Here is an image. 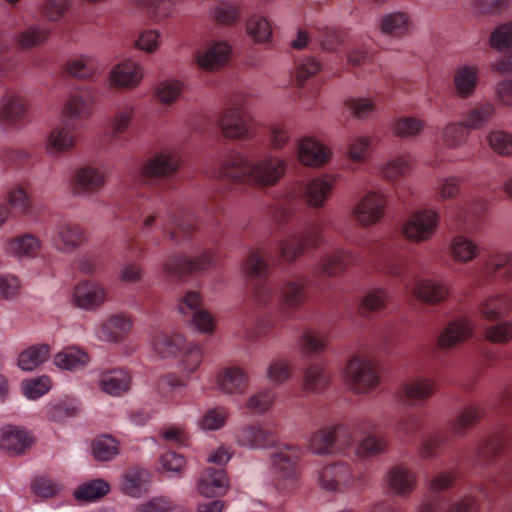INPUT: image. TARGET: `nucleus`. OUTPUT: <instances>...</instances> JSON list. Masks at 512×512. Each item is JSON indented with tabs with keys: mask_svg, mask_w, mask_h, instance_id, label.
Here are the masks:
<instances>
[{
	"mask_svg": "<svg viewBox=\"0 0 512 512\" xmlns=\"http://www.w3.org/2000/svg\"><path fill=\"white\" fill-rule=\"evenodd\" d=\"M323 226L318 222L308 223L301 231L291 233L285 240H266L252 250L245 268L249 276L250 298L254 305L263 308L277 298L281 314L291 318L306 301L304 282L287 281L278 290L269 278L268 260L295 261L306 250L316 249L322 242Z\"/></svg>",
	"mask_w": 512,
	"mask_h": 512,
	"instance_id": "f257e3e1",
	"label": "nucleus"
},
{
	"mask_svg": "<svg viewBox=\"0 0 512 512\" xmlns=\"http://www.w3.org/2000/svg\"><path fill=\"white\" fill-rule=\"evenodd\" d=\"M401 244V238L393 234L380 240L359 244L360 255L344 249L336 250L317 264L314 274L316 277L336 276L348 265H362L367 262L379 272L398 278L416 298L431 304L444 301L449 293L448 288L434 280H416L410 273L408 261L399 253Z\"/></svg>",
	"mask_w": 512,
	"mask_h": 512,
	"instance_id": "f03ea898",
	"label": "nucleus"
},
{
	"mask_svg": "<svg viewBox=\"0 0 512 512\" xmlns=\"http://www.w3.org/2000/svg\"><path fill=\"white\" fill-rule=\"evenodd\" d=\"M97 102V91L91 86H81L72 91L62 110V125L55 127L47 136L45 150L52 157H59L76 146L77 121L87 119Z\"/></svg>",
	"mask_w": 512,
	"mask_h": 512,
	"instance_id": "7ed1b4c3",
	"label": "nucleus"
},
{
	"mask_svg": "<svg viewBox=\"0 0 512 512\" xmlns=\"http://www.w3.org/2000/svg\"><path fill=\"white\" fill-rule=\"evenodd\" d=\"M387 439L370 433L356 444L354 431L344 425L322 428L310 438L311 450L319 455L343 453L359 457H373L386 451Z\"/></svg>",
	"mask_w": 512,
	"mask_h": 512,
	"instance_id": "20e7f679",
	"label": "nucleus"
},
{
	"mask_svg": "<svg viewBox=\"0 0 512 512\" xmlns=\"http://www.w3.org/2000/svg\"><path fill=\"white\" fill-rule=\"evenodd\" d=\"M286 162L272 155L252 162L240 152H232L221 163L219 177L234 184L272 186L284 175Z\"/></svg>",
	"mask_w": 512,
	"mask_h": 512,
	"instance_id": "39448f33",
	"label": "nucleus"
},
{
	"mask_svg": "<svg viewBox=\"0 0 512 512\" xmlns=\"http://www.w3.org/2000/svg\"><path fill=\"white\" fill-rule=\"evenodd\" d=\"M224 211L222 195L215 194L209 198L204 206L205 216L208 218L200 222L192 211L184 206L175 205L169 208L168 218L161 223L162 233L176 244L188 243L201 239V225L211 233L217 230L219 221L217 216Z\"/></svg>",
	"mask_w": 512,
	"mask_h": 512,
	"instance_id": "423d86ee",
	"label": "nucleus"
},
{
	"mask_svg": "<svg viewBox=\"0 0 512 512\" xmlns=\"http://www.w3.org/2000/svg\"><path fill=\"white\" fill-rule=\"evenodd\" d=\"M336 184V178L332 175H323L309 181L307 184H299L288 191L278 200L272 217L276 223L283 225L305 200L312 207H322Z\"/></svg>",
	"mask_w": 512,
	"mask_h": 512,
	"instance_id": "0eeeda50",
	"label": "nucleus"
},
{
	"mask_svg": "<svg viewBox=\"0 0 512 512\" xmlns=\"http://www.w3.org/2000/svg\"><path fill=\"white\" fill-rule=\"evenodd\" d=\"M455 481V475L451 472H444L435 475L430 483L431 495L423 501L419 512H477L478 502L472 496H465L459 501L450 503L444 491L449 489Z\"/></svg>",
	"mask_w": 512,
	"mask_h": 512,
	"instance_id": "6e6552de",
	"label": "nucleus"
},
{
	"mask_svg": "<svg viewBox=\"0 0 512 512\" xmlns=\"http://www.w3.org/2000/svg\"><path fill=\"white\" fill-rule=\"evenodd\" d=\"M301 449L286 445L271 456L273 484L278 491L291 492L299 486Z\"/></svg>",
	"mask_w": 512,
	"mask_h": 512,
	"instance_id": "1a4fd4ad",
	"label": "nucleus"
},
{
	"mask_svg": "<svg viewBox=\"0 0 512 512\" xmlns=\"http://www.w3.org/2000/svg\"><path fill=\"white\" fill-rule=\"evenodd\" d=\"M205 121L209 126L219 127L226 138L247 140L254 135L252 118L240 104L225 109L214 120Z\"/></svg>",
	"mask_w": 512,
	"mask_h": 512,
	"instance_id": "9d476101",
	"label": "nucleus"
},
{
	"mask_svg": "<svg viewBox=\"0 0 512 512\" xmlns=\"http://www.w3.org/2000/svg\"><path fill=\"white\" fill-rule=\"evenodd\" d=\"M180 167L177 155L161 152L148 159L141 168L142 181L151 185L163 184L167 188L172 187V178Z\"/></svg>",
	"mask_w": 512,
	"mask_h": 512,
	"instance_id": "9b49d317",
	"label": "nucleus"
},
{
	"mask_svg": "<svg viewBox=\"0 0 512 512\" xmlns=\"http://www.w3.org/2000/svg\"><path fill=\"white\" fill-rule=\"evenodd\" d=\"M345 378L351 389L357 393L369 392L379 384L376 364L361 355H355L350 359Z\"/></svg>",
	"mask_w": 512,
	"mask_h": 512,
	"instance_id": "f8f14e48",
	"label": "nucleus"
},
{
	"mask_svg": "<svg viewBox=\"0 0 512 512\" xmlns=\"http://www.w3.org/2000/svg\"><path fill=\"white\" fill-rule=\"evenodd\" d=\"M363 478L352 470L346 462H335L324 466L319 473V484L327 491L342 492L353 487H360Z\"/></svg>",
	"mask_w": 512,
	"mask_h": 512,
	"instance_id": "ddd939ff",
	"label": "nucleus"
},
{
	"mask_svg": "<svg viewBox=\"0 0 512 512\" xmlns=\"http://www.w3.org/2000/svg\"><path fill=\"white\" fill-rule=\"evenodd\" d=\"M214 263L213 253L210 250H204L194 258H190L184 253L174 254L163 263L162 268L169 279L177 280L186 275L204 271Z\"/></svg>",
	"mask_w": 512,
	"mask_h": 512,
	"instance_id": "4468645a",
	"label": "nucleus"
},
{
	"mask_svg": "<svg viewBox=\"0 0 512 512\" xmlns=\"http://www.w3.org/2000/svg\"><path fill=\"white\" fill-rule=\"evenodd\" d=\"M29 101L18 93H7L0 101V129H22L29 122Z\"/></svg>",
	"mask_w": 512,
	"mask_h": 512,
	"instance_id": "2eb2a0df",
	"label": "nucleus"
},
{
	"mask_svg": "<svg viewBox=\"0 0 512 512\" xmlns=\"http://www.w3.org/2000/svg\"><path fill=\"white\" fill-rule=\"evenodd\" d=\"M107 180L102 167L87 163L77 167L71 176L70 186L74 195L88 197L101 190Z\"/></svg>",
	"mask_w": 512,
	"mask_h": 512,
	"instance_id": "dca6fc26",
	"label": "nucleus"
},
{
	"mask_svg": "<svg viewBox=\"0 0 512 512\" xmlns=\"http://www.w3.org/2000/svg\"><path fill=\"white\" fill-rule=\"evenodd\" d=\"M439 214L432 209L414 211L403 225V235L413 242L429 240L438 227Z\"/></svg>",
	"mask_w": 512,
	"mask_h": 512,
	"instance_id": "f3484780",
	"label": "nucleus"
},
{
	"mask_svg": "<svg viewBox=\"0 0 512 512\" xmlns=\"http://www.w3.org/2000/svg\"><path fill=\"white\" fill-rule=\"evenodd\" d=\"M436 385L434 378L414 377L399 387L397 398L405 406H419L434 394Z\"/></svg>",
	"mask_w": 512,
	"mask_h": 512,
	"instance_id": "a211bd4d",
	"label": "nucleus"
},
{
	"mask_svg": "<svg viewBox=\"0 0 512 512\" xmlns=\"http://www.w3.org/2000/svg\"><path fill=\"white\" fill-rule=\"evenodd\" d=\"M50 239L54 248L65 253L74 251L87 240L84 229L71 221L57 223L51 230Z\"/></svg>",
	"mask_w": 512,
	"mask_h": 512,
	"instance_id": "6ab92c4d",
	"label": "nucleus"
},
{
	"mask_svg": "<svg viewBox=\"0 0 512 512\" xmlns=\"http://www.w3.org/2000/svg\"><path fill=\"white\" fill-rule=\"evenodd\" d=\"M493 48L502 52L498 60L492 63V69L498 73H512V22L499 25L490 36Z\"/></svg>",
	"mask_w": 512,
	"mask_h": 512,
	"instance_id": "aec40b11",
	"label": "nucleus"
},
{
	"mask_svg": "<svg viewBox=\"0 0 512 512\" xmlns=\"http://www.w3.org/2000/svg\"><path fill=\"white\" fill-rule=\"evenodd\" d=\"M179 312L189 316L195 327L203 333L214 330V319L211 314L202 308V298L196 291H188L178 304Z\"/></svg>",
	"mask_w": 512,
	"mask_h": 512,
	"instance_id": "412c9836",
	"label": "nucleus"
},
{
	"mask_svg": "<svg viewBox=\"0 0 512 512\" xmlns=\"http://www.w3.org/2000/svg\"><path fill=\"white\" fill-rule=\"evenodd\" d=\"M232 53L230 44L223 40L210 41L204 50L196 53L199 68L206 71H216L228 64Z\"/></svg>",
	"mask_w": 512,
	"mask_h": 512,
	"instance_id": "4be33fe9",
	"label": "nucleus"
},
{
	"mask_svg": "<svg viewBox=\"0 0 512 512\" xmlns=\"http://www.w3.org/2000/svg\"><path fill=\"white\" fill-rule=\"evenodd\" d=\"M484 280H492L498 276L503 282L512 281V250L495 251L487 256L479 270Z\"/></svg>",
	"mask_w": 512,
	"mask_h": 512,
	"instance_id": "5701e85b",
	"label": "nucleus"
},
{
	"mask_svg": "<svg viewBox=\"0 0 512 512\" xmlns=\"http://www.w3.org/2000/svg\"><path fill=\"white\" fill-rule=\"evenodd\" d=\"M488 210V203L482 198H476L460 206L453 212L455 225L467 233H475L483 223L484 214Z\"/></svg>",
	"mask_w": 512,
	"mask_h": 512,
	"instance_id": "b1692460",
	"label": "nucleus"
},
{
	"mask_svg": "<svg viewBox=\"0 0 512 512\" xmlns=\"http://www.w3.org/2000/svg\"><path fill=\"white\" fill-rule=\"evenodd\" d=\"M274 430L259 424H249L241 427L236 434V441L240 446L252 449H265L277 442Z\"/></svg>",
	"mask_w": 512,
	"mask_h": 512,
	"instance_id": "393cba45",
	"label": "nucleus"
},
{
	"mask_svg": "<svg viewBox=\"0 0 512 512\" xmlns=\"http://www.w3.org/2000/svg\"><path fill=\"white\" fill-rule=\"evenodd\" d=\"M386 200L383 195L369 192L354 207L353 214L356 221L369 226L377 223L384 215Z\"/></svg>",
	"mask_w": 512,
	"mask_h": 512,
	"instance_id": "a878e982",
	"label": "nucleus"
},
{
	"mask_svg": "<svg viewBox=\"0 0 512 512\" xmlns=\"http://www.w3.org/2000/svg\"><path fill=\"white\" fill-rule=\"evenodd\" d=\"M132 384L131 374L122 368L105 369L99 373L98 387L107 395L121 397Z\"/></svg>",
	"mask_w": 512,
	"mask_h": 512,
	"instance_id": "bb28decb",
	"label": "nucleus"
},
{
	"mask_svg": "<svg viewBox=\"0 0 512 512\" xmlns=\"http://www.w3.org/2000/svg\"><path fill=\"white\" fill-rule=\"evenodd\" d=\"M132 321L125 314H113L95 327L96 337L105 342H121L129 334Z\"/></svg>",
	"mask_w": 512,
	"mask_h": 512,
	"instance_id": "cd10ccee",
	"label": "nucleus"
},
{
	"mask_svg": "<svg viewBox=\"0 0 512 512\" xmlns=\"http://www.w3.org/2000/svg\"><path fill=\"white\" fill-rule=\"evenodd\" d=\"M330 157V149L312 137H304L298 143L299 161L306 166H322Z\"/></svg>",
	"mask_w": 512,
	"mask_h": 512,
	"instance_id": "c85d7f7f",
	"label": "nucleus"
},
{
	"mask_svg": "<svg viewBox=\"0 0 512 512\" xmlns=\"http://www.w3.org/2000/svg\"><path fill=\"white\" fill-rule=\"evenodd\" d=\"M142 77V67L131 59L116 65L109 74L111 85L117 88H134L141 82Z\"/></svg>",
	"mask_w": 512,
	"mask_h": 512,
	"instance_id": "c756f323",
	"label": "nucleus"
},
{
	"mask_svg": "<svg viewBox=\"0 0 512 512\" xmlns=\"http://www.w3.org/2000/svg\"><path fill=\"white\" fill-rule=\"evenodd\" d=\"M33 438L28 431L16 426H6L0 431V449L10 455H20L29 449Z\"/></svg>",
	"mask_w": 512,
	"mask_h": 512,
	"instance_id": "7c9ffc66",
	"label": "nucleus"
},
{
	"mask_svg": "<svg viewBox=\"0 0 512 512\" xmlns=\"http://www.w3.org/2000/svg\"><path fill=\"white\" fill-rule=\"evenodd\" d=\"M228 487V478L223 468H206L199 479L198 491L205 497L223 495Z\"/></svg>",
	"mask_w": 512,
	"mask_h": 512,
	"instance_id": "2f4dec72",
	"label": "nucleus"
},
{
	"mask_svg": "<svg viewBox=\"0 0 512 512\" xmlns=\"http://www.w3.org/2000/svg\"><path fill=\"white\" fill-rule=\"evenodd\" d=\"M220 389L227 394H242L248 387L249 377L238 366H230L222 369L217 376Z\"/></svg>",
	"mask_w": 512,
	"mask_h": 512,
	"instance_id": "473e14b6",
	"label": "nucleus"
},
{
	"mask_svg": "<svg viewBox=\"0 0 512 512\" xmlns=\"http://www.w3.org/2000/svg\"><path fill=\"white\" fill-rule=\"evenodd\" d=\"M73 295L80 308L94 309L105 301L106 292L99 284L85 281L75 286Z\"/></svg>",
	"mask_w": 512,
	"mask_h": 512,
	"instance_id": "72a5a7b5",
	"label": "nucleus"
},
{
	"mask_svg": "<svg viewBox=\"0 0 512 512\" xmlns=\"http://www.w3.org/2000/svg\"><path fill=\"white\" fill-rule=\"evenodd\" d=\"M416 480V474L402 464L393 466L387 474L390 489L399 496L410 494L416 486Z\"/></svg>",
	"mask_w": 512,
	"mask_h": 512,
	"instance_id": "f704fd0d",
	"label": "nucleus"
},
{
	"mask_svg": "<svg viewBox=\"0 0 512 512\" xmlns=\"http://www.w3.org/2000/svg\"><path fill=\"white\" fill-rule=\"evenodd\" d=\"M472 324L468 318L462 316L451 321L439 336V346L450 348L464 340L472 334Z\"/></svg>",
	"mask_w": 512,
	"mask_h": 512,
	"instance_id": "c9c22d12",
	"label": "nucleus"
},
{
	"mask_svg": "<svg viewBox=\"0 0 512 512\" xmlns=\"http://www.w3.org/2000/svg\"><path fill=\"white\" fill-rule=\"evenodd\" d=\"M89 362L88 353L77 346L65 347L54 357V363L57 367L73 372L83 369Z\"/></svg>",
	"mask_w": 512,
	"mask_h": 512,
	"instance_id": "e433bc0d",
	"label": "nucleus"
},
{
	"mask_svg": "<svg viewBox=\"0 0 512 512\" xmlns=\"http://www.w3.org/2000/svg\"><path fill=\"white\" fill-rule=\"evenodd\" d=\"M479 81V69L474 65L460 66L454 74V88L458 96L461 98L470 97Z\"/></svg>",
	"mask_w": 512,
	"mask_h": 512,
	"instance_id": "4c0bfd02",
	"label": "nucleus"
},
{
	"mask_svg": "<svg viewBox=\"0 0 512 512\" xmlns=\"http://www.w3.org/2000/svg\"><path fill=\"white\" fill-rule=\"evenodd\" d=\"M185 338L179 333H157L151 341L153 351L162 358H168L179 354L184 345Z\"/></svg>",
	"mask_w": 512,
	"mask_h": 512,
	"instance_id": "58836bf2",
	"label": "nucleus"
},
{
	"mask_svg": "<svg viewBox=\"0 0 512 512\" xmlns=\"http://www.w3.org/2000/svg\"><path fill=\"white\" fill-rule=\"evenodd\" d=\"M149 482L148 470L138 467L130 468L124 474L122 490L129 496L140 497L148 491Z\"/></svg>",
	"mask_w": 512,
	"mask_h": 512,
	"instance_id": "ea45409f",
	"label": "nucleus"
},
{
	"mask_svg": "<svg viewBox=\"0 0 512 512\" xmlns=\"http://www.w3.org/2000/svg\"><path fill=\"white\" fill-rule=\"evenodd\" d=\"M512 310V296L498 294L484 299L479 305L481 315L490 321L507 315Z\"/></svg>",
	"mask_w": 512,
	"mask_h": 512,
	"instance_id": "a19ab883",
	"label": "nucleus"
},
{
	"mask_svg": "<svg viewBox=\"0 0 512 512\" xmlns=\"http://www.w3.org/2000/svg\"><path fill=\"white\" fill-rule=\"evenodd\" d=\"M41 248V242L35 235L25 233L10 239L5 246L7 253L15 256L35 257Z\"/></svg>",
	"mask_w": 512,
	"mask_h": 512,
	"instance_id": "79ce46f5",
	"label": "nucleus"
},
{
	"mask_svg": "<svg viewBox=\"0 0 512 512\" xmlns=\"http://www.w3.org/2000/svg\"><path fill=\"white\" fill-rule=\"evenodd\" d=\"M496 114V107L489 101L479 102L469 109L463 120L468 129L476 130L489 123Z\"/></svg>",
	"mask_w": 512,
	"mask_h": 512,
	"instance_id": "37998d69",
	"label": "nucleus"
},
{
	"mask_svg": "<svg viewBox=\"0 0 512 512\" xmlns=\"http://www.w3.org/2000/svg\"><path fill=\"white\" fill-rule=\"evenodd\" d=\"M330 377L323 365L310 364L304 372L303 388L309 392L320 393L329 384Z\"/></svg>",
	"mask_w": 512,
	"mask_h": 512,
	"instance_id": "c03bdc74",
	"label": "nucleus"
},
{
	"mask_svg": "<svg viewBox=\"0 0 512 512\" xmlns=\"http://www.w3.org/2000/svg\"><path fill=\"white\" fill-rule=\"evenodd\" d=\"M483 415L482 408L470 405L463 409L455 420L449 423V430L455 436H463L466 430L474 426Z\"/></svg>",
	"mask_w": 512,
	"mask_h": 512,
	"instance_id": "a18cd8bd",
	"label": "nucleus"
},
{
	"mask_svg": "<svg viewBox=\"0 0 512 512\" xmlns=\"http://www.w3.org/2000/svg\"><path fill=\"white\" fill-rule=\"evenodd\" d=\"M424 127L425 123L422 119L408 115L395 117L392 123L395 135L405 139L418 137Z\"/></svg>",
	"mask_w": 512,
	"mask_h": 512,
	"instance_id": "49530a36",
	"label": "nucleus"
},
{
	"mask_svg": "<svg viewBox=\"0 0 512 512\" xmlns=\"http://www.w3.org/2000/svg\"><path fill=\"white\" fill-rule=\"evenodd\" d=\"M49 352L47 344L33 345L19 354L18 366L22 370L32 371L47 359Z\"/></svg>",
	"mask_w": 512,
	"mask_h": 512,
	"instance_id": "de8ad7c7",
	"label": "nucleus"
},
{
	"mask_svg": "<svg viewBox=\"0 0 512 512\" xmlns=\"http://www.w3.org/2000/svg\"><path fill=\"white\" fill-rule=\"evenodd\" d=\"M380 28L386 35L400 37L408 31L409 17L403 12L386 14L381 19Z\"/></svg>",
	"mask_w": 512,
	"mask_h": 512,
	"instance_id": "09e8293b",
	"label": "nucleus"
},
{
	"mask_svg": "<svg viewBox=\"0 0 512 512\" xmlns=\"http://www.w3.org/2000/svg\"><path fill=\"white\" fill-rule=\"evenodd\" d=\"M50 34V29L43 25H32L22 31L17 38L20 49L28 50L41 45Z\"/></svg>",
	"mask_w": 512,
	"mask_h": 512,
	"instance_id": "8fccbe9b",
	"label": "nucleus"
},
{
	"mask_svg": "<svg viewBox=\"0 0 512 512\" xmlns=\"http://www.w3.org/2000/svg\"><path fill=\"white\" fill-rule=\"evenodd\" d=\"M80 406V402L75 399L60 400L46 407V415L55 422H62L67 418L77 415Z\"/></svg>",
	"mask_w": 512,
	"mask_h": 512,
	"instance_id": "3c124183",
	"label": "nucleus"
},
{
	"mask_svg": "<svg viewBox=\"0 0 512 512\" xmlns=\"http://www.w3.org/2000/svg\"><path fill=\"white\" fill-rule=\"evenodd\" d=\"M64 69L72 77L88 79L93 76L95 63L92 57L80 55L68 59Z\"/></svg>",
	"mask_w": 512,
	"mask_h": 512,
	"instance_id": "603ef678",
	"label": "nucleus"
},
{
	"mask_svg": "<svg viewBox=\"0 0 512 512\" xmlns=\"http://www.w3.org/2000/svg\"><path fill=\"white\" fill-rule=\"evenodd\" d=\"M300 343L304 355H316L326 348L327 335L321 330L308 329L302 334Z\"/></svg>",
	"mask_w": 512,
	"mask_h": 512,
	"instance_id": "864d4df0",
	"label": "nucleus"
},
{
	"mask_svg": "<svg viewBox=\"0 0 512 512\" xmlns=\"http://www.w3.org/2000/svg\"><path fill=\"white\" fill-rule=\"evenodd\" d=\"M479 253V247L469 238L463 235L454 237L451 243V254L454 260L469 262Z\"/></svg>",
	"mask_w": 512,
	"mask_h": 512,
	"instance_id": "5fc2aeb1",
	"label": "nucleus"
},
{
	"mask_svg": "<svg viewBox=\"0 0 512 512\" xmlns=\"http://www.w3.org/2000/svg\"><path fill=\"white\" fill-rule=\"evenodd\" d=\"M448 441L449 435L447 431H438L427 435L422 439L419 453L425 459L434 458Z\"/></svg>",
	"mask_w": 512,
	"mask_h": 512,
	"instance_id": "6e6d98bb",
	"label": "nucleus"
},
{
	"mask_svg": "<svg viewBox=\"0 0 512 512\" xmlns=\"http://www.w3.org/2000/svg\"><path fill=\"white\" fill-rule=\"evenodd\" d=\"M92 452L97 460L109 461L118 455L119 444L110 435H102L93 441Z\"/></svg>",
	"mask_w": 512,
	"mask_h": 512,
	"instance_id": "4d7b16f0",
	"label": "nucleus"
},
{
	"mask_svg": "<svg viewBox=\"0 0 512 512\" xmlns=\"http://www.w3.org/2000/svg\"><path fill=\"white\" fill-rule=\"evenodd\" d=\"M388 293L381 288H373L369 290L363 297L359 312L364 317L369 313L383 309L388 301Z\"/></svg>",
	"mask_w": 512,
	"mask_h": 512,
	"instance_id": "13d9d810",
	"label": "nucleus"
},
{
	"mask_svg": "<svg viewBox=\"0 0 512 512\" xmlns=\"http://www.w3.org/2000/svg\"><path fill=\"white\" fill-rule=\"evenodd\" d=\"M8 203L12 209L21 215H30L32 211L31 197L26 188L16 184L8 192Z\"/></svg>",
	"mask_w": 512,
	"mask_h": 512,
	"instance_id": "bf43d9fd",
	"label": "nucleus"
},
{
	"mask_svg": "<svg viewBox=\"0 0 512 512\" xmlns=\"http://www.w3.org/2000/svg\"><path fill=\"white\" fill-rule=\"evenodd\" d=\"M422 418L413 413L403 414L394 425V433L398 437L413 438L422 428Z\"/></svg>",
	"mask_w": 512,
	"mask_h": 512,
	"instance_id": "052dcab7",
	"label": "nucleus"
},
{
	"mask_svg": "<svg viewBox=\"0 0 512 512\" xmlns=\"http://www.w3.org/2000/svg\"><path fill=\"white\" fill-rule=\"evenodd\" d=\"M180 354L182 373L187 375L194 373L202 362V349L196 344L186 342Z\"/></svg>",
	"mask_w": 512,
	"mask_h": 512,
	"instance_id": "680f3d73",
	"label": "nucleus"
},
{
	"mask_svg": "<svg viewBox=\"0 0 512 512\" xmlns=\"http://www.w3.org/2000/svg\"><path fill=\"white\" fill-rule=\"evenodd\" d=\"M487 141L495 153L501 156L512 155V133L495 129L488 133Z\"/></svg>",
	"mask_w": 512,
	"mask_h": 512,
	"instance_id": "e2e57ef3",
	"label": "nucleus"
},
{
	"mask_svg": "<svg viewBox=\"0 0 512 512\" xmlns=\"http://www.w3.org/2000/svg\"><path fill=\"white\" fill-rule=\"evenodd\" d=\"M247 32L256 42L266 43L271 38L272 28L266 18L252 15L247 21Z\"/></svg>",
	"mask_w": 512,
	"mask_h": 512,
	"instance_id": "0e129e2a",
	"label": "nucleus"
},
{
	"mask_svg": "<svg viewBox=\"0 0 512 512\" xmlns=\"http://www.w3.org/2000/svg\"><path fill=\"white\" fill-rule=\"evenodd\" d=\"M147 16L156 24H161L175 14L173 0H152L147 10Z\"/></svg>",
	"mask_w": 512,
	"mask_h": 512,
	"instance_id": "69168bd1",
	"label": "nucleus"
},
{
	"mask_svg": "<svg viewBox=\"0 0 512 512\" xmlns=\"http://www.w3.org/2000/svg\"><path fill=\"white\" fill-rule=\"evenodd\" d=\"M313 37L327 51L336 50L344 40L343 33L331 27L317 28L313 33Z\"/></svg>",
	"mask_w": 512,
	"mask_h": 512,
	"instance_id": "338daca9",
	"label": "nucleus"
},
{
	"mask_svg": "<svg viewBox=\"0 0 512 512\" xmlns=\"http://www.w3.org/2000/svg\"><path fill=\"white\" fill-rule=\"evenodd\" d=\"M110 489L109 484L101 479H96L82 484L76 491L75 497L77 499L92 501L101 498L108 493Z\"/></svg>",
	"mask_w": 512,
	"mask_h": 512,
	"instance_id": "774afa93",
	"label": "nucleus"
}]
</instances>
